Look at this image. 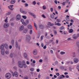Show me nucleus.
Returning <instances> with one entry per match:
<instances>
[{
  "label": "nucleus",
  "instance_id": "obj_62",
  "mask_svg": "<svg viewBox=\"0 0 79 79\" xmlns=\"http://www.w3.org/2000/svg\"><path fill=\"white\" fill-rule=\"evenodd\" d=\"M12 76H13V77H15V73H14L13 72L12 73Z\"/></svg>",
  "mask_w": 79,
  "mask_h": 79
},
{
  "label": "nucleus",
  "instance_id": "obj_58",
  "mask_svg": "<svg viewBox=\"0 0 79 79\" xmlns=\"http://www.w3.org/2000/svg\"><path fill=\"white\" fill-rule=\"evenodd\" d=\"M41 77V75L40 74H39L38 75V78H40V77Z\"/></svg>",
  "mask_w": 79,
  "mask_h": 79
},
{
  "label": "nucleus",
  "instance_id": "obj_51",
  "mask_svg": "<svg viewBox=\"0 0 79 79\" xmlns=\"http://www.w3.org/2000/svg\"><path fill=\"white\" fill-rule=\"evenodd\" d=\"M67 40H71V38L70 37L67 39Z\"/></svg>",
  "mask_w": 79,
  "mask_h": 79
},
{
  "label": "nucleus",
  "instance_id": "obj_40",
  "mask_svg": "<svg viewBox=\"0 0 79 79\" xmlns=\"http://www.w3.org/2000/svg\"><path fill=\"white\" fill-rule=\"evenodd\" d=\"M65 52H60V54L61 55H64V54H65Z\"/></svg>",
  "mask_w": 79,
  "mask_h": 79
},
{
  "label": "nucleus",
  "instance_id": "obj_19",
  "mask_svg": "<svg viewBox=\"0 0 79 79\" xmlns=\"http://www.w3.org/2000/svg\"><path fill=\"white\" fill-rule=\"evenodd\" d=\"M73 31H74L73 30V29H70L69 30V33H73Z\"/></svg>",
  "mask_w": 79,
  "mask_h": 79
},
{
  "label": "nucleus",
  "instance_id": "obj_24",
  "mask_svg": "<svg viewBox=\"0 0 79 79\" xmlns=\"http://www.w3.org/2000/svg\"><path fill=\"white\" fill-rule=\"evenodd\" d=\"M51 26H53V25H54V24L53 23H51L49 22L48 23Z\"/></svg>",
  "mask_w": 79,
  "mask_h": 79
},
{
  "label": "nucleus",
  "instance_id": "obj_46",
  "mask_svg": "<svg viewBox=\"0 0 79 79\" xmlns=\"http://www.w3.org/2000/svg\"><path fill=\"white\" fill-rule=\"evenodd\" d=\"M11 12H9L7 13L6 14V15H10V14H11Z\"/></svg>",
  "mask_w": 79,
  "mask_h": 79
},
{
  "label": "nucleus",
  "instance_id": "obj_45",
  "mask_svg": "<svg viewBox=\"0 0 79 79\" xmlns=\"http://www.w3.org/2000/svg\"><path fill=\"white\" fill-rule=\"evenodd\" d=\"M50 10L51 12H53V8H51L50 9Z\"/></svg>",
  "mask_w": 79,
  "mask_h": 79
},
{
  "label": "nucleus",
  "instance_id": "obj_64",
  "mask_svg": "<svg viewBox=\"0 0 79 79\" xmlns=\"http://www.w3.org/2000/svg\"><path fill=\"white\" fill-rule=\"evenodd\" d=\"M54 2L55 3L57 4V0H56L54 1Z\"/></svg>",
  "mask_w": 79,
  "mask_h": 79
},
{
  "label": "nucleus",
  "instance_id": "obj_56",
  "mask_svg": "<svg viewBox=\"0 0 79 79\" xmlns=\"http://www.w3.org/2000/svg\"><path fill=\"white\" fill-rule=\"evenodd\" d=\"M13 68L14 69H15V70H16V69H17V67H16V66L14 67Z\"/></svg>",
  "mask_w": 79,
  "mask_h": 79
},
{
  "label": "nucleus",
  "instance_id": "obj_59",
  "mask_svg": "<svg viewBox=\"0 0 79 79\" xmlns=\"http://www.w3.org/2000/svg\"><path fill=\"white\" fill-rule=\"evenodd\" d=\"M56 44H57L58 43V40H56Z\"/></svg>",
  "mask_w": 79,
  "mask_h": 79
},
{
  "label": "nucleus",
  "instance_id": "obj_39",
  "mask_svg": "<svg viewBox=\"0 0 79 79\" xmlns=\"http://www.w3.org/2000/svg\"><path fill=\"white\" fill-rule=\"evenodd\" d=\"M65 19H66V20L67 21H69L70 19L69 18L66 17Z\"/></svg>",
  "mask_w": 79,
  "mask_h": 79
},
{
  "label": "nucleus",
  "instance_id": "obj_35",
  "mask_svg": "<svg viewBox=\"0 0 79 79\" xmlns=\"http://www.w3.org/2000/svg\"><path fill=\"white\" fill-rule=\"evenodd\" d=\"M32 4L34 5H35V4H36V2H35V1H34L32 2Z\"/></svg>",
  "mask_w": 79,
  "mask_h": 79
},
{
  "label": "nucleus",
  "instance_id": "obj_33",
  "mask_svg": "<svg viewBox=\"0 0 79 79\" xmlns=\"http://www.w3.org/2000/svg\"><path fill=\"white\" fill-rule=\"evenodd\" d=\"M31 66H32L33 67H34V66H35V64L33 63H31Z\"/></svg>",
  "mask_w": 79,
  "mask_h": 79
},
{
  "label": "nucleus",
  "instance_id": "obj_23",
  "mask_svg": "<svg viewBox=\"0 0 79 79\" xmlns=\"http://www.w3.org/2000/svg\"><path fill=\"white\" fill-rule=\"evenodd\" d=\"M28 28H29V29H32V25H29L28 26Z\"/></svg>",
  "mask_w": 79,
  "mask_h": 79
},
{
  "label": "nucleus",
  "instance_id": "obj_11",
  "mask_svg": "<svg viewBox=\"0 0 79 79\" xmlns=\"http://www.w3.org/2000/svg\"><path fill=\"white\" fill-rule=\"evenodd\" d=\"M39 27L41 29H44V26L42 24H41L39 25Z\"/></svg>",
  "mask_w": 79,
  "mask_h": 79
},
{
  "label": "nucleus",
  "instance_id": "obj_22",
  "mask_svg": "<svg viewBox=\"0 0 79 79\" xmlns=\"http://www.w3.org/2000/svg\"><path fill=\"white\" fill-rule=\"evenodd\" d=\"M69 0H68L67 1H66L65 2H64L62 4L63 5V6H64L65 5V3H67L68 2Z\"/></svg>",
  "mask_w": 79,
  "mask_h": 79
},
{
  "label": "nucleus",
  "instance_id": "obj_29",
  "mask_svg": "<svg viewBox=\"0 0 79 79\" xmlns=\"http://www.w3.org/2000/svg\"><path fill=\"white\" fill-rule=\"evenodd\" d=\"M50 17L51 18H52V19L54 18V15H53V14H52L50 15Z\"/></svg>",
  "mask_w": 79,
  "mask_h": 79
},
{
  "label": "nucleus",
  "instance_id": "obj_16",
  "mask_svg": "<svg viewBox=\"0 0 79 79\" xmlns=\"http://www.w3.org/2000/svg\"><path fill=\"white\" fill-rule=\"evenodd\" d=\"M63 77H65L64 76V75H60L59 77V79H63Z\"/></svg>",
  "mask_w": 79,
  "mask_h": 79
},
{
  "label": "nucleus",
  "instance_id": "obj_26",
  "mask_svg": "<svg viewBox=\"0 0 79 79\" xmlns=\"http://www.w3.org/2000/svg\"><path fill=\"white\" fill-rule=\"evenodd\" d=\"M34 26L35 27L36 30H37V24H35V23H34Z\"/></svg>",
  "mask_w": 79,
  "mask_h": 79
},
{
  "label": "nucleus",
  "instance_id": "obj_42",
  "mask_svg": "<svg viewBox=\"0 0 79 79\" xmlns=\"http://www.w3.org/2000/svg\"><path fill=\"white\" fill-rule=\"evenodd\" d=\"M42 17H43V18H46V17L45 16V15H44V14H43L42 15Z\"/></svg>",
  "mask_w": 79,
  "mask_h": 79
},
{
  "label": "nucleus",
  "instance_id": "obj_52",
  "mask_svg": "<svg viewBox=\"0 0 79 79\" xmlns=\"http://www.w3.org/2000/svg\"><path fill=\"white\" fill-rule=\"evenodd\" d=\"M56 75L57 76H60V74H59V73H56Z\"/></svg>",
  "mask_w": 79,
  "mask_h": 79
},
{
  "label": "nucleus",
  "instance_id": "obj_63",
  "mask_svg": "<svg viewBox=\"0 0 79 79\" xmlns=\"http://www.w3.org/2000/svg\"><path fill=\"white\" fill-rule=\"evenodd\" d=\"M57 22H58L59 23H60V19H57Z\"/></svg>",
  "mask_w": 79,
  "mask_h": 79
},
{
  "label": "nucleus",
  "instance_id": "obj_9",
  "mask_svg": "<svg viewBox=\"0 0 79 79\" xmlns=\"http://www.w3.org/2000/svg\"><path fill=\"white\" fill-rule=\"evenodd\" d=\"M33 53L35 55H37V52L36 49H35L33 50Z\"/></svg>",
  "mask_w": 79,
  "mask_h": 79
},
{
  "label": "nucleus",
  "instance_id": "obj_61",
  "mask_svg": "<svg viewBox=\"0 0 79 79\" xmlns=\"http://www.w3.org/2000/svg\"><path fill=\"white\" fill-rule=\"evenodd\" d=\"M58 63V61H56L55 62V64H57Z\"/></svg>",
  "mask_w": 79,
  "mask_h": 79
},
{
  "label": "nucleus",
  "instance_id": "obj_54",
  "mask_svg": "<svg viewBox=\"0 0 79 79\" xmlns=\"http://www.w3.org/2000/svg\"><path fill=\"white\" fill-rule=\"evenodd\" d=\"M26 64H30V63H29V61H27Z\"/></svg>",
  "mask_w": 79,
  "mask_h": 79
},
{
  "label": "nucleus",
  "instance_id": "obj_10",
  "mask_svg": "<svg viewBox=\"0 0 79 79\" xmlns=\"http://www.w3.org/2000/svg\"><path fill=\"white\" fill-rule=\"evenodd\" d=\"M23 29H24V26L23 25H22L19 28V31H23Z\"/></svg>",
  "mask_w": 79,
  "mask_h": 79
},
{
  "label": "nucleus",
  "instance_id": "obj_4",
  "mask_svg": "<svg viewBox=\"0 0 79 79\" xmlns=\"http://www.w3.org/2000/svg\"><path fill=\"white\" fill-rule=\"evenodd\" d=\"M28 13L30 15H31V16H32L34 18H36V15L34 14V13H31V12H28Z\"/></svg>",
  "mask_w": 79,
  "mask_h": 79
},
{
  "label": "nucleus",
  "instance_id": "obj_20",
  "mask_svg": "<svg viewBox=\"0 0 79 79\" xmlns=\"http://www.w3.org/2000/svg\"><path fill=\"white\" fill-rule=\"evenodd\" d=\"M24 56L25 58H27V55L26 53H24Z\"/></svg>",
  "mask_w": 79,
  "mask_h": 79
},
{
  "label": "nucleus",
  "instance_id": "obj_37",
  "mask_svg": "<svg viewBox=\"0 0 79 79\" xmlns=\"http://www.w3.org/2000/svg\"><path fill=\"white\" fill-rule=\"evenodd\" d=\"M60 69H64V67L62 66H60Z\"/></svg>",
  "mask_w": 79,
  "mask_h": 79
},
{
  "label": "nucleus",
  "instance_id": "obj_28",
  "mask_svg": "<svg viewBox=\"0 0 79 79\" xmlns=\"http://www.w3.org/2000/svg\"><path fill=\"white\" fill-rule=\"evenodd\" d=\"M3 48H4V46H3V45H1L0 47V49H3Z\"/></svg>",
  "mask_w": 79,
  "mask_h": 79
},
{
  "label": "nucleus",
  "instance_id": "obj_27",
  "mask_svg": "<svg viewBox=\"0 0 79 79\" xmlns=\"http://www.w3.org/2000/svg\"><path fill=\"white\" fill-rule=\"evenodd\" d=\"M56 25H57V26H60L61 25V23H56Z\"/></svg>",
  "mask_w": 79,
  "mask_h": 79
},
{
  "label": "nucleus",
  "instance_id": "obj_18",
  "mask_svg": "<svg viewBox=\"0 0 79 79\" xmlns=\"http://www.w3.org/2000/svg\"><path fill=\"white\" fill-rule=\"evenodd\" d=\"M5 54H6V55H9V53H10V52H9V50H6L5 52Z\"/></svg>",
  "mask_w": 79,
  "mask_h": 79
},
{
  "label": "nucleus",
  "instance_id": "obj_34",
  "mask_svg": "<svg viewBox=\"0 0 79 79\" xmlns=\"http://www.w3.org/2000/svg\"><path fill=\"white\" fill-rule=\"evenodd\" d=\"M77 45L79 48V42H77L76 43Z\"/></svg>",
  "mask_w": 79,
  "mask_h": 79
},
{
  "label": "nucleus",
  "instance_id": "obj_36",
  "mask_svg": "<svg viewBox=\"0 0 79 79\" xmlns=\"http://www.w3.org/2000/svg\"><path fill=\"white\" fill-rule=\"evenodd\" d=\"M20 11L21 13H23V12L24 10H23L22 8H20Z\"/></svg>",
  "mask_w": 79,
  "mask_h": 79
},
{
  "label": "nucleus",
  "instance_id": "obj_14",
  "mask_svg": "<svg viewBox=\"0 0 79 79\" xmlns=\"http://www.w3.org/2000/svg\"><path fill=\"white\" fill-rule=\"evenodd\" d=\"M21 21L22 23L23 24V25H26V22H24L23 19H21Z\"/></svg>",
  "mask_w": 79,
  "mask_h": 79
},
{
  "label": "nucleus",
  "instance_id": "obj_25",
  "mask_svg": "<svg viewBox=\"0 0 79 79\" xmlns=\"http://www.w3.org/2000/svg\"><path fill=\"white\" fill-rule=\"evenodd\" d=\"M23 32L24 33H26V32H27V29L26 28L23 31Z\"/></svg>",
  "mask_w": 79,
  "mask_h": 79
},
{
  "label": "nucleus",
  "instance_id": "obj_60",
  "mask_svg": "<svg viewBox=\"0 0 79 79\" xmlns=\"http://www.w3.org/2000/svg\"><path fill=\"white\" fill-rule=\"evenodd\" d=\"M46 48H47V46L45 45L43 47V48L44 49H46Z\"/></svg>",
  "mask_w": 79,
  "mask_h": 79
},
{
  "label": "nucleus",
  "instance_id": "obj_12",
  "mask_svg": "<svg viewBox=\"0 0 79 79\" xmlns=\"http://www.w3.org/2000/svg\"><path fill=\"white\" fill-rule=\"evenodd\" d=\"M1 52L2 55H4L5 54V49L4 48L2 49L1 51Z\"/></svg>",
  "mask_w": 79,
  "mask_h": 79
},
{
  "label": "nucleus",
  "instance_id": "obj_43",
  "mask_svg": "<svg viewBox=\"0 0 79 79\" xmlns=\"http://www.w3.org/2000/svg\"><path fill=\"white\" fill-rule=\"evenodd\" d=\"M10 56L11 58H13V53H11L10 55Z\"/></svg>",
  "mask_w": 79,
  "mask_h": 79
},
{
  "label": "nucleus",
  "instance_id": "obj_50",
  "mask_svg": "<svg viewBox=\"0 0 79 79\" xmlns=\"http://www.w3.org/2000/svg\"><path fill=\"white\" fill-rule=\"evenodd\" d=\"M54 33L55 34H56H56H57V32L55 30L54 31Z\"/></svg>",
  "mask_w": 79,
  "mask_h": 79
},
{
  "label": "nucleus",
  "instance_id": "obj_2",
  "mask_svg": "<svg viewBox=\"0 0 79 79\" xmlns=\"http://www.w3.org/2000/svg\"><path fill=\"white\" fill-rule=\"evenodd\" d=\"M6 77L7 79H10L11 77V74L10 73H8L6 74Z\"/></svg>",
  "mask_w": 79,
  "mask_h": 79
},
{
  "label": "nucleus",
  "instance_id": "obj_15",
  "mask_svg": "<svg viewBox=\"0 0 79 79\" xmlns=\"http://www.w3.org/2000/svg\"><path fill=\"white\" fill-rule=\"evenodd\" d=\"M25 22V24L26 25H24V26H27V24H29V21L28 20H26Z\"/></svg>",
  "mask_w": 79,
  "mask_h": 79
},
{
  "label": "nucleus",
  "instance_id": "obj_53",
  "mask_svg": "<svg viewBox=\"0 0 79 79\" xmlns=\"http://www.w3.org/2000/svg\"><path fill=\"white\" fill-rule=\"evenodd\" d=\"M77 69H78V71H79V65H78L77 67Z\"/></svg>",
  "mask_w": 79,
  "mask_h": 79
},
{
  "label": "nucleus",
  "instance_id": "obj_13",
  "mask_svg": "<svg viewBox=\"0 0 79 79\" xmlns=\"http://www.w3.org/2000/svg\"><path fill=\"white\" fill-rule=\"evenodd\" d=\"M4 46L5 47V48H6V49H8V46L7 44H4Z\"/></svg>",
  "mask_w": 79,
  "mask_h": 79
},
{
  "label": "nucleus",
  "instance_id": "obj_57",
  "mask_svg": "<svg viewBox=\"0 0 79 79\" xmlns=\"http://www.w3.org/2000/svg\"><path fill=\"white\" fill-rule=\"evenodd\" d=\"M58 9H59V10H60V9H61V6H58Z\"/></svg>",
  "mask_w": 79,
  "mask_h": 79
},
{
  "label": "nucleus",
  "instance_id": "obj_44",
  "mask_svg": "<svg viewBox=\"0 0 79 79\" xmlns=\"http://www.w3.org/2000/svg\"><path fill=\"white\" fill-rule=\"evenodd\" d=\"M29 5H28V4L27 3H25V6L27 7V6H28Z\"/></svg>",
  "mask_w": 79,
  "mask_h": 79
},
{
  "label": "nucleus",
  "instance_id": "obj_49",
  "mask_svg": "<svg viewBox=\"0 0 79 79\" xmlns=\"http://www.w3.org/2000/svg\"><path fill=\"white\" fill-rule=\"evenodd\" d=\"M73 38L74 39H76L77 38V36H74L73 37Z\"/></svg>",
  "mask_w": 79,
  "mask_h": 79
},
{
  "label": "nucleus",
  "instance_id": "obj_3",
  "mask_svg": "<svg viewBox=\"0 0 79 79\" xmlns=\"http://www.w3.org/2000/svg\"><path fill=\"white\" fill-rule=\"evenodd\" d=\"M22 63H23V62L21 61H19L18 62L19 66L20 68H23V64H22Z\"/></svg>",
  "mask_w": 79,
  "mask_h": 79
},
{
  "label": "nucleus",
  "instance_id": "obj_5",
  "mask_svg": "<svg viewBox=\"0 0 79 79\" xmlns=\"http://www.w3.org/2000/svg\"><path fill=\"white\" fill-rule=\"evenodd\" d=\"M22 64H23V67L24 68H26L27 65H26V62H25V61L24 60H23L22 61Z\"/></svg>",
  "mask_w": 79,
  "mask_h": 79
},
{
  "label": "nucleus",
  "instance_id": "obj_30",
  "mask_svg": "<svg viewBox=\"0 0 79 79\" xmlns=\"http://www.w3.org/2000/svg\"><path fill=\"white\" fill-rule=\"evenodd\" d=\"M64 29V26H62L60 27L59 29H60V30H62V29Z\"/></svg>",
  "mask_w": 79,
  "mask_h": 79
},
{
  "label": "nucleus",
  "instance_id": "obj_55",
  "mask_svg": "<svg viewBox=\"0 0 79 79\" xmlns=\"http://www.w3.org/2000/svg\"><path fill=\"white\" fill-rule=\"evenodd\" d=\"M50 52L51 54H53V50H51Z\"/></svg>",
  "mask_w": 79,
  "mask_h": 79
},
{
  "label": "nucleus",
  "instance_id": "obj_17",
  "mask_svg": "<svg viewBox=\"0 0 79 79\" xmlns=\"http://www.w3.org/2000/svg\"><path fill=\"white\" fill-rule=\"evenodd\" d=\"M15 73V77H18V73H17L16 72H14Z\"/></svg>",
  "mask_w": 79,
  "mask_h": 79
},
{
  "label": "nucleus",
  "instance_id": "obj_32",
  "mask_svg": "<svg viewBox=\"0 0 79 79\" xmlns=\"http://www.w3.org/2000/svg\"><path fill=\"white\" fill-rule=\"evenodd\" d=\"M11 44L12 45H14L15 44V41L14 40H12L11 41Z\"/></svg>",
  "mask_w": 79,
  "mask_h": 79
},
{
  "label": "nucleus",
  "instance_id": "obj_41",
  "mask_svg": "<svg viewBox=\"0 0 79 79\" xmlns=\"http://www.w3.org/2000/svg\"><path fill=\"white\" fill-rule=\"evenodd\" d=\"M30 70L31 71H34V68H31L30 69Z\"/></svg>",
  "mask_w": 79,
  "mask_h": 79
},
{
  "label": "nucleus",
  "instance_id": "obj_48",
  "mask_svg": "<svg viewBox=\"0 0 79 79\" xmlns=\"http://www.w3.org/2000/svg\"><path fill=\"white\" fill-rule=\"evenodd\" d=\"M23 14H27V11H24L23 12Z\"/></svg>",
  "mask_w": 79,
  "mask_h": 79
},
{
  "label": "nucleus",
  "instance_id": "obj_47",
  "mask_svg": "<svg viewBox=\"0 0 79 79\" xmlns=\"http://www.w3.org/2000/svg\"><path fill=\"white\" fill-rule=\"evenodd\" d=\"M32 30H30V34H32Z\"/></svg>",
  "mask_w": 79,
  "mask_h": 79
},
{
  "label": "nucleus",
  "instance_id": "obj_31",
  "mask_svg": "<svg viewBox=\"0 0 79 79\" xmlns=\"http://www.w3.org/2000/svg\"><path fill=\"white\" fill-rule=\"evenodd\" d=\"M43 10H45L46 9H47V7L45 6H43Z\"/></svg>",
  "mask_w": 79,
  "mask_h": 79
},
{
  "label": "nucleus",
  "instance_id": "obj_6",
  "mask_svg": "<svg viewBox=\"0 0 79 79\" xmlns=\"http://www.w3.org/2000/svg\"><path fill=\"white\" fill-rule=\"evenodd\" d=\"M16 19L17 21H19L21 19V16L19 15H17L16 17Z\"/></svg>",
  "mask_w": 79,
  "mask_h": 79
},
{
  "label": "nucleus",
  "instance_id": "obj_38",
  "mask_svg": "<svg viewBox=\"0 0 79 79\" xmlns=\"http://www.w3.org/2000/svg\"><path fill=\"white\" fill-rule=\"evenodd\" d=\"M22 17L24 18V19H26V18H27V17H26V15L23 16Z\"/></svg>",
  "mask_w": 79,
  "mask_h": 79
},
{
  "label": "nucleus",
  "instance_id": "obj_21",
  "mask_svg": "<svg viewBox=\"0 0 79 79\" xmlns=\"http://www.w3.org/2000/svg\"><path fill=\"white\" fill-rule=\"evenodd\" d=\"M16 1L15 0H12L10 2L11 4H14L15 3Z\"/></svg>",
  "mask_w": 79,
  "mask_h": 79
},
{
  "label": "nucleus",
  "instance_id": "obj_1",
  "mask_svg": "<svg viewBox=\"0 0 79 79\" xmlns=\"http://www.w3.org/2000/svg\"><path fill=\"white\" fill-rule=\"evenodd\" d=\"M31 39V36L29 35H27L26 37V41L29 43V44H32V42H30L29 41H30V40Z\"/></svg>",
  "mask_w": 79,
  "mask_h": 79
},
{
  "label": "nucleus",
  "instance_id": "obj_8",
  "mask_svg": "<svg viewBox=\"0 0 79 79\" xmlns=\"http://www.w3.org/2000/svg\"><path fill=\"white\" fill-rule=\"evenodd\" d=\"M74 63H78V61H79V59L77 58H75L74 59Z\"/></svg>",
  "mask_w": 79,
  "mask_h": 79
},
{
  "label": "nucleus",
  "instance_id": "obj_7",
  "mask_svg": "<svg viewBox=\"0 0 79 79\" xmlns=\"http://www.w3.org/2000/svg\"><path fill=\"white\" fill-rule=\"evenodd\" d=\"M9 27V24L8 23H5L4 25V28H6V27Z\"/></svg>",
  "mask_w": 79,
  "mask_h": 79
}]
</instances>
